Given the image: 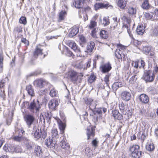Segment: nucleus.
Listing matches in <instances>:
<instances>
[{"instance_id":"obj_28","label":"nucleus","mask_w":158,"mask_h":158,"mask_svg":"<svg viewBox=\"0 0 158 158\" xmlns=\"http://www.w3.org/2000/svg\"><path fill=\"white\" fill-rule=\"evenodd\" d=\"M139 146L138 145H135L131 146L129 148V151L130 152L131 154L134 152H137L139 149Z\"/></svg>"},{"instance_id":"obj_14","label":"nucleus","mask_w":158,"mask_h":158,"mask_svg":"<svg viewBox=\"0 0 158 158\" xmlns=\"http://www.w3.org/2000/svg\"><path fill=\"white\" fill-rule=\"evenodd\" d=\"M95 47V44L94 42L90 41L87 44L86 51L85 52L88 53H91L92 52Z\"/></svg>"},{"instance_id":"obj_10","label":"nucleus","mask_w":158,"mask_h":158,"mask_svg":"<svg viewBox=\"0 0 158 158\" xmlns=\"http://www.w3.org/2000/svg\"><path fill=\"white\" fill-rule=\"evenodd\" d=\"M33 153L35 156L39 158L43 156V151L41 147L38 145H35L34 150Z\"/></svg>"},{"instance_id":"obj_4","label":"nucleus","mask_w":158,"mask_h":158,"mask_svg":"<svg viewBox=\"0 0 158 158\" xmlns=\"http://www.w3.org/2000/svg\"><path fill=\"white\" fill-rule=\"evenodd\" d=\"M154 73L150 70H145L143 75V78L146 82H152L154 79Z\"/></svg>"},{"instance_id":"obj_16","label":"nucleus","mask_w":158,"mask_h":158,"mask_svg":"<svg viewBox=\"0 0 158 158\" xmlns=\"http://www.w3.org/2000/svg\"><path fill=\"white\" fill-rule=\"evenodd\" d=\"M131 94L128 92L125 91L122 93L121 98L123 100L126 101H129L131 98Z\"/></svg>"},{"instance_id":"obj_37","label":"nucleus","mask_w":158,"mask_h":158,"mask_svg":"<svg viewBox=\"0 0 158 158\" xmlns=\"http://www.w3.org/2000/svg\"><path fill=\"white\" fill-rule=\"evenodd\" d=\"M60 145L63 149H67L69 148L68 144L66 143L64 140L63 139L61 141Z\"/></svg>"},{"instance_id":"obj_11","label":"nucleus","mask_w":158,"mask_h":158,"mask_svg":"<svg viewBox=\"0 0 158 158\" xmlns=\"http://www.w3.org/2000/svg\"><path fill=\"white\" fill-rule=\"evenodd\" d=\"M95 128L94 127H89L87 130L86 134L87 136V139L93 138L95 134Z\"/></svg>"},{"instance_id":"obj_12","label":"nucleus","mask_w":158,"mask_h":158,"mask_svg":"<svg viewBox=\"0 0 158 158\" xmlns=\"http://www.w3.org/2000/svg\"><path fill=\"white\" fill-rule=\"evenodd\" d=\"M45 143L46 145L50 148H53L56 145L54 139L51 138H47L45 140Z\"/></svg>"},{"instance_id":"obj_59","label":"nucleus","mask_w":158,"mask_h":158,"mask_svg":"<svg viewBox=\"0 0 158 158\" xmlns=\"http://www.w3.org/2000/svg\"><path fill=\"white\" fill-rule=\"evenodd\" d=\"M122 53V52L119 49H116L115 50L114 53V55L115 56H116L117 55H120Z\"/></svg>"},{"instance_id":"obj_55","label":"nucleus","mask_w":158,"mask_h":158,"mask_svg":"<svg viewBox=\"0 0 158 158\" xmlns=\"http://www.w3.org/2000/svg\"><path fill=\"white\" fill-rule=\"evenodd\" d=\"M16 153L21 152L22 151V149L20 146H17L15 147L14 149Z\"/></svg>"},{"instance_id":"obj_53","label":"nucleus","mask_w":158,"mask_h":158,"mask_svg":"<svg viewBox=\"0 0 158 158\" xmlns=\"http://www.w3.org/2000/svg\"><path fill=\"white\" fill-rule=\"evenodd\" d=\"M21 41L26 46H28L29 45V41L27 40L25 38H22L21 39Z\"/></svg>"},{"instance_id":"obj_58","label":"nucleus","mask_w":158,"mask_h":158,"mask_svg":"<svg viewBox=\"0 0 158 158\" xmlns=\"http://www.w3.org/2000/svg\"><path fill=\"white\" fill-rule=\"evenodd\" d=\"M91 61L90 60H88V61L86 63V67H85V66L84 67V70L86 69L87 68H89L90 66Z\"/></svg>"},{"instance_id":"obj_15","label":"nucleus","mask_w":158,"mask_h":158,"mask_svg":"<svg viewBox=\"0 0 158 158\" xmlns=\"http://www.w3.org/2000/svg\"><path fill=\"white\" fill-rule=\"evenodd\" d=\"M57 121L60 133L61 134H63L64 133V131L65 127V124L63 123L59 118L57 119Z\"/></svg>"},{"instance_id":"obj_45","label":"nucleus","mask_w":158,"mask_h":158,"mask_svg":"<svg viewBox=\"0 0 158 158\" xmlns=\"http://www.w3.org/2000/svg\"><path fill=\"white\" fill-rule=\"evenodd\" d=\"M95 78L96 76L94 74H92L90 76L88 79V81L90 83H92L95 81Z\"/></svg>"},{"instance_id":"obj_2","label":"nucleus","mask_w":158,"mask_h":158,"mask_svg":"<svg viewBox=\"0 0 158 158\" xmlns=\"http://www.w3.org/2000/svg\"><path fill=\"white\" fill-rule=\"evenodd\" d=\"M33 129L34 131H35V132L32 133L31 134H33L34 138L36 139H38L41 138L45 139L46 138L47 134L45 131L37 129L36 127L35 126H33Z\"/></svg>"},{"instance_id":"obj_1","label":"nucleus","mask_w":158,"mask_h":158,"mask_svg":"<svg viewBox=\"0 0 158 158\" xmlns=\"http://www.w3.org/2000/svg\"><path fill=\"white\" fill-rule=\"evenodd\" d=\"M25 107L32 113H38L41 108L42 105L37 100H34L30 102H24Z\"/></svg>"},{"instance_id":"obj_18","label":"nucleus","mask_w":158,"mask_h":158,"mask_svg":"<svg viewBox=\"0 0 158 158\" xmlns=\"http://www.w3.org/2000/svg\"><path fill=\"white\" fill-rule=\"evenodd\" d=\"M58 105V101L54 100H50L48 103V106L50 109L55 110L56 106Z\"/></svg>"},{"instance_id":"obj_50","label":"nucleus","mask_w":158,"mask_h":158,"mask_svg":"<svg viewBox=\"0 0 158 158\" xmlns=\"http://www.w3.org/2000/svg\"><path fill=\"white\" fill-rule=\"evenodd\" d=\"M80 44H85L86 42V40L85 37L82 35H81L79 37Z\"/></svg>"},{"instance_id":"obj_38","label":"nucleus","mask_w":158,"mask_h":158,"mask_svg":"<svg viewBox=\"0 0 158 158\" xmlns=\"http://www.w3.org/2000/svg\"><path fill=\"white\" fill-rule=\"evenodd\" d=\"M128 12L131 15H133L136 14V10L135 8L130 7L128 9Z\"/></svg>"},{"instance_id":"obj_25","label":"nucleus","mask_w":158,"mask_h":158,"mask_svg":"<svg viewBox=\"0 0 158 158\" xmlns=\"http://www.w3.org/2000/svg\"><path fill=\"white\" fill-rule=\"evenodd\" d=\"M145 27L143 26V25H139L137 28L136 31L137 34L139 35H142L144 32V29Z\"/></svg>"},{"instance_id":"obj_30","label":"nucleus","mask_w":158,"mask_h":158,"mask_svg":"<svg viewBox=\"0 0 158 158\" xmlns=\"http://www.w3.org/2000/svg\"><path fill=\"white\" fill-rule=\"evenodd\" d=\"M119 109L122 112L123 114H126L127 113L126 111L127 110L126 105H125L122 102L119 103Z\"/></svg>"},{"instance_id":"obj_42","label":"nucleus","mask_w":158,"mask_h":158,"mask_svg":"<svg viewBox=\"0 0 158 158\" xmlns=\"http://www.w3.org/2000/svg\"><path fill=\"white\" fill-rule=\"evenodd\" d=\"M22 31V28L20 26H17L14 29V33H20Z\"/></svg>"},{"instance_id":"obj_17","label":"nucleus","mask_w":158,"mask_h":158,"mask_svg":"<svg viewBox=\"0 0 158 158\" xmlns=\"http://www.w3.org/2000/svg\"><path fill=\"white\" fill-rule=\"evenodd\" d=\"M112 116L115 119L120 120L123 118V116L118 112V110H112Z\"/></svg>"},{"instance_id":"obj_5","label":"nucleus","mask_w":158,"mask_h":158,"mask_svg":"<svg viewBox=\"0 0 158 158\" xmlns=\"http://www.w3.org/2000/svg\"><path fill=\"white\" fill-rule=\"evenodd\" d=\"M24 118L28 127L29 128H30L35 121V117L32 115L28 114L24 117Z\"/></svg>"},{"instance_id":"obj_29","label":"nucleus","mask_w":158,"mask_h":158,"mask_svg":"<svg viewBox=\"0 0 158 158\" xmlns=\"http://www.w3.org/2000/svg\"><path fill=\"white\" fill-rule=\"evenodd\" d=\"M122 86V83L121 82H117L114 83L112 85L114 92H115L119 88L121 87Z\"/></svg>"},{"instance_id":"obj_23","label":"nucleus","mask_w":158,"mask_h":158,"mask_svg":"<svg viewBox=\"0 0 158 158\" xmlns=\"http://www.w3.org/2000/svg\"><path fill=\"white\" fill-rule=\"evenodd\" d=\"M26 90L28 94L31 96H35V93L33 87L32 85H30L26 87Z\"/></svg>"},{"instance_id":"obj_60","label":"nucleus","mask_w":158,"mask_h":158,"mask_svg":"<svg viewBox=\"0 0 158 158\" xmlns=\"http://www.w3.org/2000/svg\"><path fill=\"white\" fill-rule=\"evenodd\" d=\"M76 67L79 69H81L83 68L84 69V65L82 62H81L79 64H78L76 65Z\"/></svg>"},{"instance_id":"obj_40","label":"nucleus","mask_w":158,"mask_h":158,"mask_svg":"<svg viewBox=\"0 0 158 158\" xmlns=\"http://www.w3.org/2000/svg\"><path fill=\"white\" fill-rule=\"evenodd\" d=\"M138 74H136L132 76L129 80L130 83H134L136 82L137 78H138Z\"/></svg>"},{"instance_id":"obj_64","label":"nucleus","mask_w":158,"mask_h":158,"mask_svg":"<svg viewBox=\"0 0 158 158\" xmlns=\"http://www.w3.org/2000/svg\"><path fill=\"white\" fill-rule=\"evenodd\" d=\"M98 143V142L97 141L96 139L93 140L92 142V144L95 147H97L98 146L97 143Z\"/></svg>"},{"instance_id":"obj_21","label":"nucleus","mask_w":158,"mask_h":158,"mask_svg":"<svg viewBox=\"0 0 158 158\" xmlns=\"http://www.w3.org/2000/svg\"><path fill=\"white\" fill-rule=\"evenodd\" d=\"M144 154V153L138 150L137 152H134L131 154V156L133 158H140Z\"/></svg>"},{"instance_id":"obj_27","label":"nucleus","mask_w":158,"mask_h":158,"mask_svg":"<svg viewBox=\"0 0 158 158\" xmlns=\"http://www.w3.org/2000/svg\"><path fill=\"white\" fill-rule=\"evenodd\" d=\"M79 32V28L78 27L73 28L69 32V37H72L76 35Z\"/></svg>"},{"instance_id":"obj_9","label":"nucleus","mask_w":158,"mask_h":158,"mask_svg":"<svg viewBox=\"0 0 158 158\" xmlns=\"http://www.w3.org/2000/svg\"><path fill=\"white\" fill-rule=\"evenodd\" d=\"M84 102L87 105H89V108L93 112L96 108V105L94 102L93 100L90 98H84Z\"/></svg>"},{"instance_id":"obj_57","label":"nucleus","mask_w":158,"mask_h":158,"mask_svg":"<svg viewBox=\"0 0 158 158\" xmlns=\"http://www.w3.org/2000/svg\"><path fill=\"white\" fill-rule=\"evenodd\" d=\"M144 15L146 18L148 19H152L153 17L152 15L149 13H146Z\"/></svg>"},{"instance_id":"obj_13","label":"nucleus","mask_w":158,"mask_h":158,"mask_svg":"<svg viewBox=\"0 0 158 158\" xmlns=\"http://www.w3.org/2000/svg\"><path fill=\"white\" fill-rule=\"evenodd\" d=\"M139 101L142 103L147 104L149 101V98L148 96L145 94H141L139 97Z\"/></svg>"},{"instance_id":"obj_43","label":"nucleus","mask_w":158,"mask_h":158,"mask_svg":"<svg viewBox=\"0 0 158 158\" xmlns=\"http://www.w3.org/2000/svg\"><path fill=\"white\" fill-rule=\"evenodd\" d=\"M110 75V74H108L106 75L104 78V81L107 86H108L109 84V78Z\"/></svg>"},{"instance_id":"obj_7","label":"nucleus","mask_w":158,"mask_h":158,"mask_svg":"<svg viewBox=\"0 0 158 158\" xmlns=\"http://www.w3.org/2000/svg\"><path fill=\"white\" fill-rule=\"evenodd\" d=\"M68 77L74 84H75L77 80V73L73 70L69 71L68 73Z\"/></svg>"},{"instance_id":"obj_36","label":"nucleus","mask_w":158,"mask_h":158,"mask_svg":"<svg viewBox=\"0 0 158 158\" xmlns=\"http://www.w3.org/2000/svg\"><path fill=\"white\" fill-rule=\"evenodd\" d=\"M85 154L87 156L91 157L93 155V151L89 148H86L85 150Z\"/></svg>"},{"instance_id":"obj_47","label":"nucleus","mask_w":158,"mask_h":158,"mask_svg":"<svg viewBox=\"0 0 158 158\" xmlns=\"http://www.w3.org/2000/svg\"><path fill=\"white\" fill-rule=\"evenodd\" d=\"M19 23L24 25H25L27 23L26 18L24 16H22L19 19Z\"/></svg>"},{"instance_id":"obj_35","label":"nucleus","mask_w":158,"mask_h":158,"mask_svg":"<svg viewBox=\"0 0 158 158\" xmlns=\"http://www.w3.org/2000/svg\"><path fill=\"white\" fill-rule=\"evenodd\" d=\"M33 145V143L31 141L28 139H26L25 145L27 149L29 150L32 149Z\"/></svg>"},{"instance_id":"obj_56","label":"nucleus","mask_w":158,"mask_h":158,"mask_svg":"<svg viewBox=\"0 0 158 158\" xmlns=\"http://www.w3.org/2000/svg\"><path fill=\"white\" fill-rule=\"evenodd\" d=\"M132 65L135 68H138L139 67V61L133 62L132 63Z\"/></svg>"},{"instance_id":"obj_24","label":"nucleus","mask_w":158,"mask_h":158,"mask_svg":"<svg viewBox=\"0 0 158 158\" xmlns=\"http://www.w3.org/2000/svg\"><path fill=\"white\" fill-rule=\"evenodd\" d=\"M92 112V114H90V115L93 116L95 117H96V118L97 119L98 116L97 115H98L99 117L100 116L102 111L101 109L96 108Z\"/></svg>"},{"instance_id":"obj_26","label":"nucleus","mask_w":158,"mask_h":158,"mask_svg":"<svg viewBox=\"0 0 158 158\" xmlns=\"http://www.w3.org/2000/svg\"><path fill=\"white\" fill-rule=\"evenodd\" d=\"M127 0H118V6L121 9H124L126 6Z\"/></svg>"},{"instance_id":"obj_32","label":"nucleus","mask_w":158,"mask_h":158,"mask_svg":"<svg viewBox=\"0 0 158 158\" xmlns=\"http://www.w3.org/2000/svg\"><path fill=\"white\" fill-rule=\"evenodd\" d=\"M100 35L102 38L106 39L108 37V32L104 30H102L100 32Z\"/></svg>"},{"instance_id":"obj_46","label":"nucleus","mask_w":158,"mask_h":158,"mask_svg":"<svg viewBox=\"0 0 158 158\" xmlns=\"http://www.w3.org/2000/svg\"><path fill=\"white\" fill-rule=\"evenodd\" d=\"M57 94V92L55 89H52L50 92V95L51 97H56Z\"/></svg>"},{"instance_id":"obj_20","label":"nucleus","mask_w":158,"mask_h":158,"mask_svg":"<svg viewBox=\"0 0 158 158\" xmlns=\"http://www.w3.org/2000/svg\"><path fill=\"white\" fill-rule=\"evenodd\" d=\"M42 46L40 45L37 46L36 48L34 53V56L36 57L39 55L42 54V51L43 49L42 48Z\"/></svg>"},{"instance_id":"obj_62","label":"nucleus","mask_w":158,"mask_h":158,"mask_svg":"<svg viewBox=\"0 0 158 158\" xmlns=\"http://www.w3.org/2000/svg\"><path fill=\"white\" fill-rule=\"evenodd\" d=\"M148 68L150 69V67L151 68L153 65V62L152 59H149L148 61Z\"/></svg>"},{"instance_id":"obj_52","label":"nucleus","mask_w":158,"mask_h":158,"mask_svg":"<svg viewBox=\"0 0 158 158\" xmlns=\"http://www.w3.org/2000/svg\"><path fill=\"white\" fill-rule=\"evenodd\" d=\"M13 139L16 141L20 142L22 140L23 138L22 136H15L13 137Z\"/></svg>"},{"instance_id":"obj_34","label":"nucleus","mask_w":158,"mask_h":158,"mask_svg":"<svg viewBox=\"0 0 158 158\" xmlns=\"http://www.w3.org/2000/svg\"><path fill=\"white\" fill-rule=\"evenodd\" d=\"M51 134L52 138L58 137V132L57 129L56 128H53L52 129L51 131Z\"/></svg>"},{"instance_id":"obj_33","label":"nucleus","mask_w":158,"mask_h":158,"mask_svg":"<svg viewBox=\"0 0 158 158\" xmlns=\"http://www.w3.org/2000/svg\"><path fill=\"white\" fill-rule=\"evenodd\" d=\"M66 12L65 10L61 11L59 14V22H61L64 19L65 15H66Z\"/></svg>"},{"instance_id":"obj_22","label":"nucleus","mask_w":158,"mask_h":158,"mask_svg":"<svg viewBox=\"0 0 158 158\" xmlns=\"http://www.w3.org/2000/svg\"><path fill=\"white\" fill-rule=\"evenodd\" d=\"M85 0H75L73 3V5L76 8H82Z\"/></svg>"},{"instance_id":"obj_6","label":"nucleus","mask_w":158,"mask_h":158,"mask_svg":"<svg viewBox=\"0 0 158 158\" xmlns=\"http://www.w3.org/2000/svg\"><path fill=\"white\" fill-rule=\"evenodd\" d=\"M111 69V65L109 62L102 64L100 67V69L103 73H108Z\"/></svg>"},{"instance_id":"obj_19","label":"nucleus","mask_w":158,"mask_h":158,"mask_svg":"<svg viewBox=\"0 0 158 158\" xmlns=\"http://www.w3.org/2000/svg\"><path fill=\"white\" fill-rule=\"evenodd\" d=\"M108 5L109 4L108 3L105 4L103 3H96L95 4L94 7L95 10L97 11L100 9L107 8L108 6Z\"/></svg>"},{"instance_id":"obj_54","label":"nucleus","mask_w":158,"mask_h":158,"mask_svg":"<svg viewBox=\"0 0 158 158\" xmlns=\"http://www.w3.org/2000/svg\"><path fill=\"white\" fill-rule=\"evenodd\" d=\"M139 65L140 64V65H139V68H143L144 69V67L145 65V63L144 61L142 60L140 61H139Z\"/></svg>"},{"instance_id":"obj_3","label":"nucleus","mask_w":158,"mask_h":158,"mask_svg":"<svg viewBox=\"0 0 158 158\" xmlns=\"http://www.w3.org/2000/svg\"><path fill=\"white\" fill-rule=\"evenodd\" d=\"M66 44L76 53V55L77 56H81L80 48L77 46L74 41L68 40L66 42Z\"/></svg>"},{"instance_id":"obj_44","label":"nucleus","mask_w":158,"mask_h":158,"mask_svg":"<svg viewBox=\"0 0 158 158\" xmlns=\"http://www.w3.org/2000/svg\"><path fill=\"white\" fill-rule=\"evenodd\" d=\"M151 50V47L150 46H145L143 48V52L146 54L149 53Z\"/></svg>"},{"instance_id":"obj_49","label":"nucleus","mask_w":158,"mask_h":158,"mask_svg":"<svg viewBox=\"0 0 158 158\" xmlns=\"http://www.w3.org/2000/svg\"><path fill=\"white\" fill-rule=\"evenodd\" d=\"M97 23L96 22L91 21L89 25V28L90 29L93 28L94 27L96 26Z\"/></svg>"},{"instance_id":"obj_39","label":"nucleus","mask_w":158,"mask_h":158,"mask_svg":"<svg viewBox=\"0 0 158 158\" xmlns=\"http://www.w3.org/2000/svg\"><path fill=\"white\" fill-rule=\"evenodd\" d=\"M142 7L143 9H148L150 7V5L148 0H145L141 6Z\"/></svg>"},{"instance_id":"obj_41","label":"nucleus","mask_w":158,"mask_h":158,"mask_svg":"<svg viewBox=\"0 0 158 158\" xmlns=\"http://www.w3.org/2000/svg\"><path fill=\"white\" fill-rule=\"evenodd\" d=\"M64 51L66 52V55L69 56H72L73 55L72 52L69 50L67 47H65Z\"/></svg>"},{"instance_id":"obj_51","label":"nucleus","mask_w":158,"mask_h":158,"mask_svg":"<svg viewBox=\"0 0 158 158\" xmlns=\"http://www.w3.org/2000/svg\"><path fill=\"white\" fill-rule=\"evenodd\" d=\"M125 55L124 54L122 53L120 55H117L115 57L118 59L119 62H121L122 60V57H124Z\"/></svg>"},{"instance_id":"obj_8","label":"nucleus","mask_w":158,"mask_h":158,"mask_svg":"<svg viewBox=\"0 0 158 158\" xmlns=\"http://www.w3.org/2000/svg\"><path fill=\"white\" fill-rule=\"evenodd\" d=\"M48 82L44 80L38 79L34 81V86L40 88H42L48 84Z\"/></svg>"},{"instance_id":"obj_63","label":"nucleus","mask_w":158,"mask_h":158,"mask_svg":"<svg viewBox=\"0 0 158 158\" xmlns=\"http://www.w3.org/2000/svg\"><path fill=\"white\" fill-rule=\"evenodd\" d=\"M127 22L128 24H123V28H126L127 29L129 28V27L130 26V20H127Z\"/></svg>"},{"instance_id":"obj_31","label":"nucleus","mask_w":158,"mask_h":158,"mask_svg":"<svg viewBox=\"0 0 158 158\" xmlns=\"http://www.w3.org/2000/svg\"><path fill=\"white\" fill-rule=\"evenodd\" d=\"M146 148L149 152L153 151L155 149L154 144L151 143H148L146 146Z\"/></svg>"},{"instance_id":"obj_61","label":"nucleus","mask_w":158,"mask_h":158,"mask_svg":"<svg viewBox=\"0 0 158 158\" xmlns=\"http://www.w3.org/2000/svg\"><path fill=\"white\" fill-rule=\"evenodd\" d=\"M153 73H158V67L157 65L154 64Z\"/></svg>"},{"instance_id":"obj_48","label":"nucleus","mask_w":158,"mask_h":158,"mask_svg":"<svg viewBox=\"0 0 158 158\" xmlns=\"http://www.w3.org/2000/svg\"><path fill=\"white\" fill-rule=\"evenodd\" d=\"M110 23V22L108 18L106 17H104L103 19L102 24L105 26L108 25Z\"/></svg>"}]
</instances>
